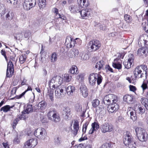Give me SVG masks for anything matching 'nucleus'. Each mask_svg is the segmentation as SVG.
I'll return each mask as SVG.
<instances>
[{
  "instance_id": "1",
  "label": "nucleus",
  "mask_w": 148,
  "mask_h": 148,
  "mask_svg": "<svg viewBox=\"0 0 148 148\" xmlns=\"http://www.w3.org/2000/svg\"><path fill=\"white\" fill-rule=\"evenodd\" d=\"M63 78L60 76H54L51 80L49 81L50 88L53 90L56 88L63 87V85H60L63 82Z\"/></svg>"
},
{
  "instance_id": "2",
  "label": "nucleus",
  "mask_w": 148,
  "mask_h": 148,
  "mask_svg": "<svg viewBox=\"0 0 148 148\" xmlns=\"http://www.w3.org/2000/svg\"><path fill=\"white\" fill-rule=\"evenodd\" d=\"M147 68L145 65L137 67L134 70V74L136 78H142L147 76Z\"/></svg>"
},
{
  "instance_id": "3",
  "label": "nucleus",
  "mask_w": 148,
  "mask_h": 148,
  "mask_svg": "<svg viewBox=\"0 0 148 148\" xmlns=\"http://www.w3.org/2000/svg\"><path fill=\"white\" fill-rule=\"evenodd\" d=\"M97 80V84L99 85L102 81V76L97 73H92L90 74L88 77V80L90 85L92 86L95 85Z\"/></svg>"
},
{
  "instance_id": "4",
  "label": "nucleus",
  "mask_w": 148,
  "mask_h": 148,
  "mask_svg": "<svg viewBox=\"0 0 148 148\" xmlns=\"http://www.w3.org/2000/svg\"><path fill=\"white\" fill-rule=\"evenodd\" d=\"M88 48L90 49V51H95L101 47L100 42L97 40H93L90 41L88 44Z\"/></svg>"
},
{
  "instance_id": "5",
  "label": "nucleus",
  "mask_w": 148,
  "mask_h": 148,
  "mask_svg": "<svg viewBox=\"0 0 148 148\" xmlns=\"http://www.w3.org/2000/svg\"><path fill=\"white\" fill-rule=\"evenodd\" d=\"M36 0H25L23 3V8L26 10H29L36 4Z\"/></svg>"
},
{
  "instance_id": "6",
  "label": "nucleus",
  "mask_w": 148,
  "mask_h": 148,
  "mask_svg": "<svg viewBox=\"0 0 148 148\" xmlns=\"http://www.w3.org/2000/svg\"><path fill=\"white\" fill-rule=\"evenodd\" d=\"M80 41L79 38H76L74 40L73 38L68 36L66 38L65 44L67 48H71L74 47L75 43H77L78 42Z\"/></svg>"
},
{
  "instance_id": "7",
  "label": "nucleus",
  "mask_w": 148,
  "mask_h": 148,
  "mask_svg": "<svg viewBox=\"0 0 148 148\" xmlns=\"http://www.w3.org/2000/svg\"><path fill=\"white\" fill-rule=\"evenodd\" d=\"M46 132L45 129L42 128H39L34 132V135L38 138L43 140L46 136Z\"/></svg>"
},
{
  "instance_id": "8",
  "label": "nucleus",
  "mask_w": 148,
  "mask_h": 148,
  "mask_svg": "<svg viewBox=\"0 0 148 148\" xmlns=\"http://www.w3.org/2000/svg\"><path fill=\"white\" fill-rule=\"evenodd\" d=\"M100 129L102 133L111 132L113 130V126L111 124L108 123H105L100 126Z\"/></svg>"
},
{
  "instance_id": "9",
  "label": "nucleus",
  "mask_w": 148,
  "mask_h": 148,
  "mask_svg": "<svg viewBox=\"0 0 148 148\" xmlns=\"http://www.w3.org/2000/svg\"><path fill=\"white\" fill-rule=\"evenodd\" d=\"M37 143L36 139L31 138L25 143L24 148H33L37 145Z\"/></svg>"
},
{
  "instance_id": "10",
  "label": "nucleus",
  "mask_w": 148,
  "mask_h": 148,
  "mask_svg": "<svg viewBox=\"0 0 148 148\" xmlns=\"http://www.w3.org/2000/svg\"><path fill=\"white\" fill-rule=\"evenodd\" d=\"M104 103H105L106 102H107L108 103H116L117 101V97L114 95L109 94L104 97Z\"/></svg>"
},
{
  "instance_id": "11",
  "label": "nucleus",
  "mask_w": 148,
  "mask_h": 148,
  "mask_svg": "<svg viewBox=\"0 0 148 148\" xmlns=\"http://www.w3.org/2000/svg\"><path fill=\"white\" fill-rule=\"evenodd\" d=\"M11 60H9L8 63V66L7 69L10 70V73L9 74L8 71L7 73V76L8 77H11L14 72V65L12 62V61H14L15 59L13 57H10Z\"/></svg>"
},
{
  "instance_id": "12",
  "label": "nucleus",
  "mask_w": 148,
  "mask_h": 148,
  "mask_svg": "<svg viewBox=\"0 0 148 148\" xmlns=\"http://www.w3.org/2000/svg\"><path fill=\"white\" fill-rule=\"evenodd\" d=\"M134 57L132 54L129 55V58L127 60H125L123 62V64L125 68L129 69L130 68L134 62Z\"/></svg>"
},
{
  "instance_id": "13",
  "label": "nucleus",
  "mask_w": 148,
  "mask_h": 148,
  "mask_svg": "<svg viewBox=\"0 0 148 148\" xmlns=\"http://www.w3.org/2000/svg\"><path fill=\"white\" fill-rule=\"evenodd\" d=\"M91 12L90 9H84L82 10L81 9L79 13L82 18L86 19L90 15Z\"/></svg>"
},
{
  "instance_id": "14",
  "label": "nucleus",
  "mask_w": 148,
  "mask_h": 148,
  "mask_svg": "<svg viewBox=\"0 0 148 148\" xmlns=\"http://www.w3.org/2000/svg\"><path fill=\"white\" fill-rule=\"evenodd\" d=\"M73 126V134L74 135L76 136L79 130V122L78 120H74L71 122V126Z\"/></svg>"
},
{
  "instance_id": "15",
  "label": "nucleus",
  "mask_w": 148,
  "mask_h": 148,
  "mask_svg": "<svg viewBox=\"0 0 148 148\" xmlns=\"http://www.w3.org/2000/svg\"><path fill=\"white\" fill-rule=\"evenodd\" d=\"M123 143L126 146L129 145L130 144H135V142L132 140V136L128 134H126L125 135Z\"/></svg>"
},
{
  "instance_id": "16",
  "label": "nucleus",
  "mask_w": 148,
  "mask_h": 148,
  "mask_svg": "<svg viewBox=\"0 0 148 148\" xmlns=\"http://www.w3.org/2000/svg\"><path fill=\"white\" fill-rule=\"evenodd\" d=\"M119 108V106L116 103H112L108 107V110L109 112L113 113L117 111Z\"/></svg>"
},
{
  "instance_id": "17",
  "label": "nucleus",
  "mask_w": 148,
  "mask_h": 148,
  "mask_svg": "<svg viewBox=\"0 0 148 148\" xmlns=\"http://www.w3.org/2000/svg\"><path fill=\"white\" fill-rule=\"evenodd\" d=\"M75 109L77 112L81 114L82 117H84L86 110L84 109L83 110L82 106L81 104L79 103H76L75 106Z\"/></svg>"
},
{
  "instance_id": "18",
  "label": "nucleus",
  "mask_w": 148,
  "mask_h": 148,
  "mask_svg": "<svg viewBox=\"0 0 148 148\" xmlns=\"http://www.w3.org/2000/svg\"><path fill=\"white\" fill-rule=\"evenodd\" d=\"M82 8L79 5H71L69 7V10L72 13H79Z\"/></svg>"
},
{
  "instance_id": "19",
  "label": "nucleus",
  "mask_w": 148,
  "mask_h": 148,
  "mask_svg": "<svg viewBox=\"0 0 148 148\" xmlns=\"http://www.w3.org/2000/svg\"><path fill=\"white\" fill-rule=\"evenodd\" d=\"M64 86L63 87L56 88L55 90V96L57 98H61L62 97V94H63L64 89Z\"/></svg>"
},
{
  "instance_id": "20",
  "label": "nucleus",
  "mask_w": 148,
  "mask_h": 148,
  "mask_svg": "<svg viewBox=\"0 0 148 148\" xmlns=\"http://www.w3.org/2000/svg\"><path fill=\"white\" fill-rule=\"evenodd\" d=\"M134 110L136 113L141 115L144 114L145 111V108L139 104H136L134 106Z\"/></svg>"
},
{
  "instance_id": "21",
  "label": "nucleus",
  "mask_w": 148,
  "mask_h": 148,
  "mask_svg": "<svg viewBox=\"0 0 148 148\" xmlns=\"http://www.w3.org/2000/svg\"><path fill=\"white\" fill-rule=\"evenodd\" d=\"M134 96L131 94H127L123 97L124 101L129 104H132L134 103Z\"/></svg>"
},
{
  "instance_id": "22",
  "label": "nucleus",
  "mask_w": 148,
  "mask_h": 148,
  "mask_svg": "<svg viewBox=\"0 0 148 148\" xmlns=\"http://www.w3.org/2000/svg\"><path fill=\"white\" fill-rule=\"evenodd\" d=\"M71 110L69 107H64L63 110V115L66 120H68L70 118Z\"/></svg>"
},
{
  "instance_id": "23",
  "label": "nucleus",
  "mask_w": 148,
  "mask_h": 148,
  "mask_svg": "<svg viewBox=\"0 0 148 148\" xmlns=\"http://www.w3.org/2000/svg\"><path fill=\"white\" fill-rule=\"evenodd\" d=\"M77 3L80 7L86 8L89 5V3L88 0H77Z\"/></svg>"
},
{
  "instance_id": "24",
  "label": "nucleus",
  "mask_w": 148,
  "mask_h": 148,
  "mask_svg": "<svg viewBox=\"0 0 148 148\" xmlns=\"http://www.w3.org/2000/svg\"><path fill=\"white\" fill-rule=\"evenodd\" d=\"M92 127L89 131V134H92L94 132L96 131L99 127L98 123L96 122L92 123L91 125Z\"/></svg>"
},
{
  "instance_id": "25",
  "label": "nucleus",
  "mask_w": 148,
  "mask_h": 148,
  "mask_svg": "<svg viewBox=\"0 0 148 148\" xmlns=\"http://www.w3.org/2000/svg\"><path fill=\"white\" fill-rule=\"evenodd\" d=\"M119 59L116 58L114 60L113 62H112V66L115 68L120 69L122 68L121 63L119 61Z\"/></svg>"
},
{
  "instance_id": "26",
  "label": "nucleus",
  "mask_w": 148,
  "mask_h": 148,
  "mask_svg": "<svg viewBox=\"0 0 148 148\" xmlns=\"http://www.w3.org/2000/svg\"><path fill=\"white\" fill-rule=\"evenodd\" d=\"M79 53V52L77 49H73L70 51L69 56L71 58H75L77 56Z\"/></svg>"
},
{
  "instance_id": "27",
  "label": "nucleus",
  "mask_w": 148,
  "mask_h": 148,
  "mask_svg": "<svg viewBox=\"0 0 148 148\" xmlns=\"http://www.w3.org/2000/svg\"><path fill=\"white\" fill-rule=\"evenodd\" d=\"M80 91L83 97H87L88 95V92L87 87L84 85H82L80 88Z\"/></svg>"
},
{
  "instance_id": "28",
  "label": "nucleus",
  "mask_w": 148,
  "mask_h": 148,
  "mask_svg": "<svg viewBox=\"0 0 148 148\" xmlns=\"http://www.w3.org/2000/svg\"><path fill=\"white\" fill-rule=\"evenodd\" d=\"M105 65L104 62L102 60L99 61L94 65L95 68L98 69L99 70L103 69V66Z\"/></svg>"
},
{
  "instance_id": "29",
  "label": "nucleus",
  "mask_w": 148,
  "mask_h": 148,
  "mask_svg": "<svg viewBox=\"0 0 148 148\" xmlns=\"http://www.w3.org/2000/svg\"><path fill=\"white\" fill-rule=\"evenodd\" d=\"M75 88L73 86H69L66 88L67 94L69 96L72 95L75 92Z\"/></svg>"
},
{
  "instance_id": "30",
  "label": "nucleus",
  "mask_w": 148,
  "mask_h": 148,
  "mask_svg": "<svg viewBox=\"0 0 148 148\" xmlns=\"http://www.w3.org/2000/svg\"><path fill=\"white\" fill-rule=\"evenodd\" d=\"M148 134L147 132L145 131V132H143V133L141 134V135L139 136L138 137L140 139V140L142 141H145L147 139Z\"/></svg>"
},
{
  "instance_id": "31",
  "label": "nucleus",
  "mask_w": 148,
  "mask_h": 148,
  "mask_svg": "<svg viewBox=\"0 0 148 148\" xmlns=\"http://www.w3.org/2000/svg\"><path fill=\"white\" fill-rule=\"evenodd\" d=\"M46 103L43 101H42L40 102L38 105H36L35 106L38 107L37 109L39 110H43L46 106Z\"/></svg>"
},
{
  "instance_id": "32",
  "label": "nucleus",
  "mask_w": 148,
  "mask_h": 148,
  "mask_svg": "<svg viewBox=\"0 0 148 148\" xmlns=\"http://www.w3.org/2000/svg\"><path fill=\"white\" fill-rule=\"evenodd\" d=\"M56 112V110L53 109H50L47 114L48 118L50 119H52V117L54 114Z\"/></svg>"
},
{
  "instance_id": "33",
  "label": "nucleus",
  "mask_w": 148,
  "mask_h": 148,
  "mask_svg": "<svg viewBox=\"0 0 148 148\" xmlns=\"http://www.w3.org/2000/svg\"><path fill=\"white\" fill-rule=\"evenodd\" d=\"M33 110L32 105H28L27 106L25 110L23 111V113L29 114L32 112Z\"/></svg>"
},
{
  "instance_id": "34",
  "label": "nucleus",
  "mask_w": 148,
  "mask_h": 148,
  "mask_svg": "<svg viewBox=\"0 0 148 148\" xmlns=\"http://www.w3.org/2000/svg\"><path fill=\"white\" fill-rule=\"evenodd\" d=\"M128 113H129L130 114V118L134 121H135L137 119V116L136 115V112H134L133 111H130L129 110Z\"/></svg>"
},
{
  "instance_id": "35",
  "label": "nucleus",
  "mask_w": 148,
  "mask_h": 148,
  "mask_svg": "<svg viewBox=\"0 0 148 148\" xmlns=\"http://www.w3.org/2000/svg\"><path fill=\"white\" fill-rule=\"evenodd\" d=\"M58 55L56 52L53 53L51 55L50 59L51 62H56L57 60Z\"/></svg>"
},
{
  "instance_id": "36",
  "label": "nucleus",
  "mask_w": 148,
  "mask_h": 148,
  "mask_svg": "<svg viewBox=\"0 0 148 148\" xmlns=\"http://www.w3.org/2000/svg\"><path fill=\"white\" fill-rule=\"evenodd\" d=\"M135 130L137 137L145 131L143 128L139 127H136Z\"/></svg>"
},
{
  "instance_id": "37",
  "label": "nucleus",
  "mask_w": 148,
  "mask_h": 148,
  "mask_svg": "<svg viewBox=\"0 0 148 148\" xmlns=\"http://www.w3.org/2000/svg\"><path fill=\"white\" fill-rule=\"evenodd\" d=\"M13 107L9 105H6L2 107L0 109V111H3L4 112H7L10 110V109Z\"/></svg>"
},
{
  "instance_id": "38",
  "label": "nucleus",
  "mask_w": 148,
  "mask_h": 148,
  "mask_svg": "<svg viewBox=\"0 0 148 148\" xmlns=\"http://www.w3.org/2000/svg\"><path fill=\"white\" fill-rule=\"evenodd\" d=\"M140 101L142 104L144 106L146 109L148 110V101L144 98H141Z\"/></svg>"
},
{
  "instance_id": "39",
  "label": "nucleus",
  "mask_w": 148,
  "mask_h": 148,
  "mask_svg": "<svg viewBox=\"0 0 148 148\" xmlns=\"http://www.w3.org/2000/svg\"><path fill=\"white\" fill-rule=\"evenodd\" d=\"M147 41L146 40H145L143 38H140L139 40L138 43L141 47H143L145 46L146 45Z\"/></svg>"
},
{
  "instance_id": "40",
  "label": "nucleus",
  "mask_w": 148,
  "mask_h": 148,
  "mask_svg": "<svg viewBox=\"0 0 148 148\" xmlns=\"http://www.w3.org/2000/svg\"><path fill=\"white\" fill-rule=\"evenodd\" d=\"M46 0H38V3L40 9L44 8L45 6Z\"/></svg>"
},
{
  "instance_id": "41",
  "label": "nucleus",
  "mask_w": 148,
  "mask_h": 148,
  "mask_svg": "<svg viewBox=\"0 0 148 148\" xmlns=\"http://www.w3.org/2000/svg\"><path fill=\"white\" fill-rule=\"evenodd\" d=\"M52 118V119L55 122H58L60 120V119L59 116V114L56 112L54 114Z\"/></svg>"
},
{
  "instance_id": "42",
  "label": "nucleus",
  "mask_w": 148,
  "mask_h": 148,
  "mask_svg": "<svg viewBox=\"0 0 148 148\" xmlns=\"http://www.w3.org/2000/svg\"><path fill=\"white\" fill-rule=\"evenodd\" d=\"M70 73L72 74H77L78 73L77 69L75 66H73L70 69Z\"/></svg>"
},
{
  "instance_id": "43",
  "label": "nucleus",
  "mask_w": 148,
  "mask_h": 148,
  "mask_svg": "<svg viewBox=\"0 0 148 148\" xmlns=\"http://www.w3.org/2000/svg\"><path fill=\"white\" fill-rule=\"evenodd\" d=\"M72 77L68 74H65L64 75V79L65 81L69 82L71 81Z\"/></svg>"
},
{
  "instance_id": "44",
  "label": "nucleus",
  "mask_w": 148,
  "mask_h": 148,
  "mask_svg": "<svg viewBox=\"0 0 148 148\" xmlns=\"http://www.w3.org/2000/svg\"><path fill=\"white\" fill-rule=\"evenodd\" d=\"M145 53V49L144 48H141L138 49L137 52V54L140 56L144 54Z\"/></svg>"
},
{
  "instance_id": "45",
  "label": "nucleus",
  "mask_w": 148,
  "mask_h": 148,
  "mask_svg": "<svg viewBox=\"0 0 148 148\" xmlns=\"http://www.w3.org/2000/svg\"><path fill=\"white\" fill-rule=\"evenodd\" d=\"M26 56L25 55H21L19 58V61L21 64H23L25 61L26 59Z\"/></svg>"
},
{
  "instance_id": "46",
  "label": "nucleus",
  "mask_w": 148,
  "mask_h": 148,
  "mask_svg": "<svg viewBox=\"0 0 148 148\" xmlns=\"http://www.w3.org/2000/svg\"><path fill=\"white\" fill-rule=\"evenodd\" d=\"M84 75L80 74L76 76L77 79L79 82H82L84 79Z\"/></svg>"
},
{
  "instance_id": "47",
  "label": "nucleus",
  "mask_w": 148,
  "mask_h": 148,
  "mask_svg": "<svg viewBox=\"0 0 148 148\" xmlns=\"http://www.w3.org/2000/svg\"><path fill=\"white\" fill-rule=\"evenodd\" d=\"M99 101L98 99L93 100L92 101V106L96 108L99 104Z\"/></svg>"
},
{
  "instance_id": "48",
  "label": "nucleus",
  "mask_w": 148,
  "mask_h": 148,
  "mask_svg": "<svg viewBox=\"0 0 148 148\" xmlns=\"http://www.w3.org/2000/svg\"><path fill=\"white\" fill-rule=\"evenodd\" d=\"M80 55L81 57V60H86L88 58V55L86 53H81Z\"/></svg>"
},
{
  "instance_id": "49",
  "label": "nucleus",
  "mask_w": 148,
  "mask_h": 148,
  "mask_svg": "<svg viewBox=\"0 0 148 148\" xmlns=\"http://www.w3.org/2000/svg\"><path fill=\"white\" fill-rule=\"evenodd\" d=\"M20 120H21V119L20 117L19 116L18 117L16 118V119L14 120L12 125V127L13 129H14V128H15L16 126L18 123V122Z\"/></svg>"
},
{
  "instance_id": "50",
  "label": "nucleus",
  "mask_w": 148,
  "mask_h": 148,
  "mask_svg": "<svg viewBox=\"0 0 148 148\" xmlns=\"http://www.w3.org/2000/svg\"><path fill=\"white\" fill-rule=\"evenodd\" d=\"M16 40H19L21 39L23 37V35L21 33H19L16 34L14 36Z\"/></svg>"
},
{
  "instance_id": "51",
  "label": "nucleus",
  "mask_w": 148,
  "mask_h": 148,
  "mask_svg": "<svg viewBox=\"0 0 148 148\" xmlns=\"http://www.w3.org/2000/svg\"><path fill=\"white\" fill-rule=\"evenodd\" d=\"M143 91H144L145 90L148 88V86L147 84L145 82H143L141 86Z\"/></svg>"
},
{
  "instance_id": "52",
  "label": "nucleus",
  "mask_w": 148,
  "mask_h": 148,
  "mask_svg": "<svg viewBox=\"0 0 148 148\" xmlns=\"http://www.w3.org/2000/svg\"><path fill=\"white\" fill-rule=\"evenodd\" d=\"M13 15L12 13L10 14L9 13H7L6 16V18L8 20H10L13 18Z\"/></svg>"
},
{
  "instance_id": "53",
  "label": "nucleus",
  "mask_w": 148,
  "mask_h": 148,
  "mask_svg": "<svg viewBox=\"0 0 148 148\" xmlns=\"http://www.w3.org/2000/svg\"><path fill=\"white\" fill-rule=\"evenodd\" d=\"M48 95L50 99L52 101L53 100V91L51 90L49 92Z\"/></svg>"
},
{
  "instance_id": "54",
  "label": "nucleus",
  "mask_w": 148,
  "mask_h": 148,
  "mask_svg": "<svg viewBox=\"0 0 148 148\" xmlns=\"http://www.w3.org/2000/svg\"><path fill=\"white\" fill-rule=\"evenodd\" d=\"M35 99V95L34 93H33V95L29 99V102L30 103H32L34 100Z\"/></svg>"
},
{
  "instance_id": "55",
  "label": "nucleus",
  "mask_w": 148,
  "mask_h": 148,
  "mask_svg": "<svg viewBox=\"0 0 148 148\" xmlns=\"http://www.w3.org/2000/svg\"><path fill=\"white\" fill-rule=\"evenodd\" d=\"M8 2L9 1L11 3H12L14 5H16L18 3V0H7Z\"/></svg>"
},
{
  "instance_id": "56",
  "label": "nucleus",
  "mask_w": 148,
  "mask_h": 148,
  "mask_svg": "<svg viewBox=\"0 0 148 148\" xmlns=\"http://www.w3.org/2000/svg\"><path fill=\"white\" fill-rule=\"evenodd\" d=\"M130 91L134 92L136 90V87L134 86L130 85L129 86Z\"/></svg>"
},
{
  "instance_id": "57",
  "label": "nucleus",
  "mask_w": 148,
  "mask_h": 148,
  "mask_svg": "<svg viewBox=\"0 0 148 148\" xmlns=\"http://www.w3.org/2000/svg\"><path fill=\"white\" fill-rule=\"evenodd\" d=\"M54 141L55 143L58 145L60 143V138L58 137H57L55 138Z\"/></svg>"
},
{
  "instance_id": "58",
  "label": "nucleus",
  "mask_w": 148,
  "mask_h": 148,
  "mask_svg": "<svg viewBox=\"0 0 148 148\" xmlns=\"http://www.w3.org/2000/svg\"><path fill=\"white\" fill-rule=\"evenodd\" d=\"M26 114V113H23V111L22 112V114L21 115H20L19 116L21 119L24 120L26 118V116L25 114Z\"/></svg>"
},
{
  "instance_id": "59",
  "label": "nucleus",
  "mask_w": 148,
  "mask_h": 148,
  "mask_svg": "<svg viewBox=\"0 0 148 148\" xmlns=\"http://www.w3.org/2000/svg\"><path fill=\"white\" fill-rule=\"evenodd\" d=\"M13 142L15 144H18L20 142L19 139L17 136L15 138Z\"/></svg>"
},
{
  "instance_id": "60",
  "label": "nucleus",
  "mask_w": 148,
  "mask_h": 148,
  "mask_svg": "<svg viewBox=\"0 0 148 148\" xmlns=\"http://www.w3.org/2000/svg\"><path fill=\"white\" fill-rule=\"evenodd\" d=\"M124 19L126 21L128 22L130 20V16L128 15L125 14L124 16Z\"/></svg>"
},
{
  "instance_id": "61",
  "label": "nucleus",
  "mask_w": 148,
  "mask_h": 148,
  "mask_svg": "<svg viewBox=\"0 0 148 148\" xmlns=\"http://www.w3.org/2000/svg\"><path fill=\"white\" fill-rule=\"evenodd\" d=\"M25 93L26 92H24L19 95L16 96L15 97L17 99H19L21 98L25 94Z\"/></svg>"
},
{
  "instance_id": "62",
  "label": "nucleus",
  "mask_w": 148,
  "mask_h": 148,
  "mask_svg": "<svg viewBox=\"0 0 148 148\" xmlns=\"http://www.w3.org/2000/svg\"><path fill=\"white\" fill-rule=\"evenodd\" d=\"M2 145L5 148H9V145L7 142H5L3 143H2Z\"/></svg>"
},
{
  "instance_id": "63",
  "label": "nucleus",
  "mask_w": 148,
  "mask_h": 148,
  "mask_svg": "<svg viewBox=\"0 0 148 148\" xmlns=\"http://www.w3.org/2000/svg\"><path fill=\"white\" fill-rule=\"evenodd\" d=\"M135 144L134 145L130 144L128 145V146L126 148H135Z\"/></svg>"
},
{
  "instance_id": "64",
  "label": "nucleus",
  "mask_w": 148,
  "mask_h": 148,
  "mask_svg": "<svg viewBox=\"0 0 148 148\" xmlns=\"http://www.w3.org/2000/svg\"><path fill=\"white\" fill-rule=\"evenodd\" d=\"M87 138L86 136H84V137H82L79 139V142H81L84 140L87 139Z\"/></svg>"
}]
</instances>
